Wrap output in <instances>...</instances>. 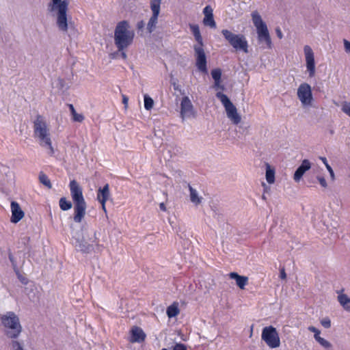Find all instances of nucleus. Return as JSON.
Wrapping results in <instances>:
<instances>
[{
  "label": "nucleus",
  "mask_w": 350,
  "mask_h": 350,
  "mask_svg": "<svg viewBox=\"0 0 350 350\" xmlns=\"http://www.w3.org/2000/svg\"><path fill=\"white\" fill-rule=\"evenodd\" d=\"M308 330L313 332L314 334L318 332H320V331L318 329H317L316 327H314L313 326L308 327Z\"/></svg>",
  "instance_id": "obj_46"
},
{
  "label": "nucleus",
  "mask_w": 350,
  "mask_h": 350,
  "mask_svg": "<svg viewBox=\"0 0 350 350\" xmlns=\"http://www.w3.org/2000/svg\"><path fill=\"white\" fill-rule=\"evenodd\" d=\"M189 28L196 42L198 44H202V38L200 34L199 26L195 24H190Z\"/></svg>",
  "instance_id": "obj_23"
},
{
  "label": "nucleus",
  "mask_w": 350,
  "mask_h": 350,
  "mask_svg": "<svg viewBox=\"0 0 350 350\" xmlns=\"http://www.w3.org/2000/svg\"><path fill=\"white\" fill-rule=\"evenodd\" d=\"M221 33L230 44H247L245 37L243 34H236L227 29H223Z\"/></svg>",
  "instance_id": "obj_14"
},
{
  "label": "nucleus",
  "mask_w": 350,
  "mask_h": 350,
  "mask_svg": "<svg viewBox=\"0 0 350 350\" xmlns=\"http://www.w3.org/2000/svg\"><path fill=\"white\" fill-rule=\"evenodd\" d=\"M202 45L197 46L195 47L196 62V65L198 69L203 72H207V62L206 57L204 53V49L202 47Z\"/></svg>",
  "instance_id": "obj_11"
},
{
  "label": "nucleus",
  "mask_w": 350,
  "mask_h": 350,
  "mask_svg": "<svg viewBox=\"0 0 350 350\" xmlns=\"http://www.w3.org/2000/svg\"><path fill=\"white\" fill-rule=\"evenodd\" d=\"M110 191L108 184L104 185L103 188H99L97 191L96 198L99 202H106L109 198Z\"/></svg>",
  "instance_id": "obj_19"
},
{
  "label": "nucleus",
  "mask_w": 350,
  "mask_h": 350,
  "mask_svg": "<svg viewBox=\"0 0 350 350\" xmlns=\"http://www.w3.org/2000/svg\"><path fill=\"white\" fill-rule=\"evenodd\" d=\"M159 208L162 211H166V206L163 202L159 204Z\"/></svg>",
  "instance_id": "obj_49"
},
{
  "label": "nucleus",
  "mask_w": 350,
  "mask_h": 350,
  "mask_svg": "<svg viewBox=\"0 0 350 350\" xmlns=\"http://www.w3.org/2000/svg\"><path fill=\"white\" fill-rule=\"evenodd\" d=\"M266 180L269 184H272L275 181V171L268 164L266 168Z\"/></svg>",
  "instance_id": "obj_27"
},
{
  "label": "nucleus",
  "mask_w": 350,
  "mask_h": 350,
  "mask_svg": "<svg viewBox=\"0 0 350 350\" xmlns=\"http://www.w3.org/2000/svg\"><path fill=\"white\" fill-rule=\"evenodd\" d=\"M161 350H167V349L163 348V349H162Z\"/></svg>",
  "instance_id": "obj_59"
},
{
  "label": "nucleus",
  "mask_w": 350,
  "mask_h": 350,
  "mask_svg": "<svg viewBox=\"0 0 350 350\" xmlns=\"http://www.w3.org/2000/svg\"><path fill=\"white\" fill-rule=\"evenodd\" d=\"M68 106H69V109L70 111H72L73 109H75V107L72 104H70Z\"/></svg>",
  "instance_id": "obj_55"
},
{
  "label": "nucleus",
  "mask_w": 350,
  "mask_h": 350,
  "mask_svg": "<svg viewBox=\"0 0 350 350\" xmlns=\"http://www.w3.org/2000/svg\"><path fill=\"white\" fill-rule=\"evenodd\" d=\"M100 204H101V205H102V208H103V210L105 212H106V211H106V207H105V203H106V202H100Z\"/></svg>",
  "instance_id": "obj_53"
},
{
  "label": "nucleus",
  "mask_w": 350,
  "mask_h": 350,
  "mask_svg": "<svg viewBox=\"0 0 350 350\" xmlns=\"http://www.w3.org/2000/svg\"><path fill=\"white\" fill-rule=\"evenodd\" d=\"M317 180H319L321 187H323L324 188H326L327 187L326 180L325 179L324 177L318 176Z\"/></svg>",
  "instance_id": "obj_38"
},
{
  "label": "nucleus",
  "mask_w": 350,
  "mask_h": 350,
  "mask_svg": "<svg viewBox=\"0 0 350 350\" xmlns=\"http://www.w3.org/2000/svg\"><path fill=\"white\" fill-rule=\"evenodd\" d=\"M326 168L329 173L331 179L332 180H335V174H334L333 169L332 168V167L330 165H328L327 167H326Z\"/></svg>",
  "instance_id": "obj_40"
},
{
  "label": "nucleus",
  "mask_w": 350,
  "mask_h": 350,
  "mask_svg": "<svg viewBox=\"0 0 350 350\" xmlns=\"http://www.w3.org/2000/svg\"><path fill=\"white\" fill-rule=\"evenodd\" d=\"M172 85L175 90L180 91L179 85L176 84V83H173Z\"/></svg>",
  "instance_id": "obj_50"
},
{
  "label": "nucleus",
  "mask_w": 350,
  "mask_h": 350,
  "mask_svg": "<svg viewBox=\"0 0 350 350\" xmlns=\"http://www.w3.org/2000/svg\"><path fill=\"white\" fill-rule=\"evenodd\" d=\"M72 118L75 122H81L84 120V116L82 114H79L76 112L72 116Z\"/></svg>",
  "instance_id": "obj_35"
},
{
  "label": "nucleus",
  "mask_w": 350,
  "mask_h": 350,
  "mask_svg": "<svg viewBox=\"0 0 350 350\" xmlns=\"http://www.w3.org/2000/svg\"><path fill=\"white\" fill-rule=\"evenodd\" d=\"M146 334L142 328L135 326L131 330V342H141L144 340Z\"/></svg>",
  "instance_id": "obj_18"
},
{
  "label": "nucleus",
  "mask_w": 350,
  "mask_h": 350,
  "mask_svg": "<svg viewBox=\"0 0 350 350\" xmlns=\"http://www.w3.org/2000/svg\"><path fill=\"white\" fill-rule=\"evenodd\" d=\"M59 83L62 85V83H63V80L62 79H59Z\"/></svg>",
  "instance_id": "obj_58"
},
{
  "label": "nucleus",
  "mask_w": 350,
  "mask_h": 350,
  "mask_svg": "<svg viewBox=\"0 0 350 350\" xmlns=\"http://www.w3.org/2000/svg\"><path fill=\"white\" fill-rule=\"evenodd\" d=\"M58 0H54V2L56 3Z\"/></svg>",
  "instance_id": "obj_60"
},
{
  "label": "nucleus",
  "mask_w": 350,
  "mask_h": 350,
  "mask_svg": "<svg viewBox=\"0 0 350 350\" xmlns=\"http://www.w3.org/2000/svg\"><path fill=\"white\" fill-rule=\"evenodd\" d=\"M194 113L193 106L188 96H184L180 103V117L183 120L190 118Z\"/></svg>",
  "instance_id": "obj_13"
},
{
  "label": "nucleus",
  "mask_w": 350,
  "mask_h": 350,
  "mask_svg": "<svg viewBox=\"0 0 350 350\" xmlns=\"http://www.w3.org/2000/svg\"><path fill=\"white\" fill-rule=\"evenodd\" d=\"M180 312L177 303H173L167 308L166 313L169 318L176 317Z\"/></svg>",
  "instance_id": "obj_25"
},
{
  "label": "nucleus",
  "mask_w": 350,
  "mask_h": 350,
  "mask_svg": "<svg viewBox=\"0 0 350 350\" xmlns=\"http://www.w3.org/2000/svg\"><path fill=\"white\" fill-rule=\"evenodd\" d=\"M11 212L12 216L10 221L12 223L16 224L21 220L24 217V212L21 208L18 202L12 201L11 202Z\"/></svg>",
  "instance_id": "obj_15"
},
{
  "label": "nucleus",
  "mask_w": 350,
  "mask_h": 350,
  "mask_svg": "<svg viewBox=\"0 0 350 350\" xmlns=\"http://www.w3.org/2000/svg\"><path fill=\"white\" fill-rule=\"evenodd\" d=\"M77 111H75V109H73L72 111H70V113H71V115L72 116L73 114H75Z\"/></svg>",
  "instance_id": "obj_56"
},
{
  "label": "nucleus",
  "mask_w": 350,
  "mask_h": 350,
  "mask_svg": "<svg viewBox=\"0 0 350 350\" xmlns=\"http://www.w3.org/2000/svg\"><path fill=\"white\" fill-rule=\"evenodd\" d=\"M314 338L317 341H318L319 340V338H321V337L320 336V332H318L317 334H314Z\"/></svg>",
  "instance_id": "obj_52"
},
{
  "label": "nucleus",
  "mask_w": 350,
  "mask_h": 350,
  "mask_svg": "<svg viewBox=\"0 0 350 350\" xmlns=\"http://www.w3.org/2000/svg\"><path fill=\"white\" fill-rule=\"evenodd\" d=\"M189 190L190 200L192 203L198 205L202 202V197L199 196L198 191L193 189L190 185H188Z\"/></svg>",
  "instance_id": "obj_22"
},
{
  "label": "nucleus",
  "mask_w": 350,
  "mask_h": 350,
  "mask_svg": "<svg viewBox=\"0 0 350 350\" xmlns=\"http://www.w3.org/2000/svg\"><path fill=\"white\" fill-rule=\"evenodd\" d=\"M33 135L39 141L41 146L48 149V154L53 156L55 153L50 137L49 129L44 118L37 115L33 121Z\"/></svg>",
  "instance_id": "obj_1"
},
{
  "label": "nucleus",
  "mask_w": 350,
  "mask_h": 350,
  "mask_svg": "<svg viewBox=\"0 0 350 350\" xmlns=\"http://www.w3.org/2000/svg\"><path fill=\"white\" fill-rule=\"evenodd\" d=\"M173 151L174 154H176V152L179 151V148L176 146H169V149L167 150V152L169 153H171V152Z\"/></svg>",
  "instance_id": "obj_41"
},
{
  "label": "nucleus",
  "mask_w": 350,
  "mask_h": 350,
  "mask_svg": "<svg viewBox=\"0 0 350 350\" xmlns=\"http://www.w3.org/2000/svg\"><path fill=\"white\" fill-rule=\"evenodd\" d=\"M172 350H187L185 345L183 343H176Z\"/></svg>",
  "instance_id": "obj_37"
},
{
  "label": "nucleus",
  "mask_w": 350,
  "mask_h": 350,
  "mask_svg": "<svg viewBox=\"0 0 350 350\" xmlns=\"http://www.w3.org/2000/svg\"><path fill=\"white\" fill-rule=\"evenodd\" d=\"M129 98L126 96L122 95V103L125 105V107H126L128 105Z\"/></svg>",
  "instance_id": "obj_47"
},
{
  "label": "nucleus",
  "mask_w": 350,
  "mask_h": 350,
  "mask_svg": "<svg viewBox=\"0 0 350 350\" xmlns=\"http://www.w3.org/2000/svg\"><path fill=\"white\" fill-rule=\"evenodd\" d=\"M145 25L146 23L143 21H141L137 23V27L139 30H141L145 27Z\"/></svg>",
  "instance_id": "obj_42"
},
{
  "label": "nucleus",
  "mask_w": 350,
  "mask_h": 350,
  "mask_svg": "<svg viewBox=\"0 0 350 350\" xmlns=\"http://www.w3.org/2000/svg\"><path fill=\"white\" fill-rule=\"evenodd\" d=\"M161 1L162 0H150V8L152 12V15L147 24V29L150 33L153 31L157 23Z\"/></svg>",
  "instance_id": "obj_10"
},
{
  "label": "nucleus",
  "mask_w": 350,
  "mask_h": 350,
  "mask_svg": "<svg viewBox=\"0 0 350 350\" xmlns=\"http://www.w3.org/2000/svg\"><path fill=\"white\" fill-rule=\"evenodd\" d=\"M221 81H215L214 86L216 88H220L221 90H224V86L220 85Z\"/></svg>",
  "instance_id": "obj_45"
},
{
  "label": "nucleus",
  "mask_w": 350,
  "mask_h": 350,
  "mask_svg": "<svg viewBox=\"0 0 350 350\" xmlns=\"http://www.w3.org/2000/svg\"><path fill=\"white\" fill-rule=\"evenodd\" d=\"M133 37L134 32L126 21L118 23L114 33L116 44H129L133 41Z\"/></svg>",
  "instance_id": "obj_5"
},
{
  "label": "nucleus",
  "mask_w": 350,
  "mask_h": 350,
  "mask_svg": "<svg viewBox=\"0 0 350 350\" xmlns=\"http://www.w3.org/2000/svg\"><path fill=\"white\" fill-rule=\"evenodd\" d=\"M345 51L346 53L350 54V45H345Z\"/></svg>",
  "instance_id": "obj_51"
},
{
  "label": "nucleus",
  "mask_w": 350,
  "mask_h": 350,
  "mask_svg": "<svg viewBox=\"0 0 350 350\" xmlns=\"http://www.w3.org/2000/svg\"><path fill=\"white\" fill-rule=\"evenodd\" d=\"M216 97L220 100L224 105L227 117L234 124H238L241 120V116L237 113V109L228 97L221 92H217Z\"/></svg>",
  "instance_id": "obj_6"
},
{
  "label": "nucleus",
  "mask_w": 350,
  "mask_h": 350,
  "mask_svg": "<svg viewBox=\"0 0 350 350\" xmlns=\"http://www.w3.org/2000/svg\"><path fill=\"white\" fill-rule=\"evenodd\" d=\"M280 278H281V279H282V280L286 279V273H285L284 268H282V269H280Z\"/></svg>",
  "instance_id": "obj_43"
},
{
  "label": "nucleus",
  "mask_w": 350,
  "mask_h": 350,
  "mask_svg": "<svg viewBox=\"0 0 350 350\" xmlns=\"http://www.w3.org/2000/svg\"><path fill=\"white\" fill-rule=\"evenodd\" d=\"M128 45H116L117 49L113 53L109 54L111 58L112 59H119L122 58L125 59L126 58V55L125 53V49Z\"/></svg>",
  "instance_id": "obj_21"
},
{
  "label": "nucleus",
  "mask_w": 350,
  "mask_h": 350,
  "mask_svg": "<svg viewBox=\"0 0 350 350\" xmlns=\"http://www.w3.org/2000/svg\"><path fill=\"white\" fill-rule=\"evenodd\" d=\"M1 321L6 329L5 335L12 339L18 337L22 332L19 318L14 312H7L1 317Z\"/></svg>",
  "instance_id": "obj_3"
},
{
  "label": "nucleus",
  "mask_w": 350,
  "mask_h": 350,
  "mask_svg": "<svg viewBox=\"0 0 350 350\" xmlns=\"http://www.w3.org/2000/svg\"><path fill=\"white\" fill-rule=\"evenodd\" d=\"M70 194L75 204L74 221L80 223L85 215L86 203L83 196L82 188L78 183L72 180L70 182Z\"/></svg>",
  "instance_id": "obj_2"
},
{
  "label": "nucleus",
  "mask_w": 350,
  "mask_h": 350,
  "mask_svg": "<svg viewBox=\"0 0 350 350\" xmlns=\"http://www.w3.org/2000/svg\"><path fill=\"white\" fill-rule=\"evenodd\" d=\"M342 111L350 117V103L345 101L342 105Z\"/></svg>",
  "instance_id": "obj_33"
},
{
  "label": "nucleus",
  "mask_w": 350,
  "mask_h": 350,
  "mask_svg": "<svg viewBox=\"0 0 350 350\" xmlns=\"http://www.w3.org/2000/svg\"><path fill=\"white\" fill-rule=\"evenodd\" d=\"M321 323L325 328H329L331 326V321L328 318L323 319Z\"/></svg>",
  "instance_id": "obj_39"
},
{
  "label": "nucleus",
  "mask_w": 350,
  "mask_h": 350,
  "mask_svg": "<svg viewBox=\"0 0 350 350\" xmlns=\"http://www.w3.org/2000/svg\"><path fill=\"white\" fill-rule=\"evenodd\" d=\"M38 178H39L40 182L42 185L46 186L47 188L51 189L52 187V185H51V183L49 178L44 173H43L42 172H40L39 174Z\"/></svg>",
  "instance_id": "obj_28"
},
{
  "label": "nucleus",
  "mask_w": 350,
  "mask_h": 350,
  "mask_svg": "<svg viewBox=\"0 0 350 350\" xmlns=\"http://www.w3.org/2000/svg\"><path fill=\"white\" fill-rule=\"evenodd\" d=\"M20 280L22 282L23 284H27V280L25 278H21V277H18Z\"/></svg>",
  "instance_id": "obj_54"
},
{
  "label": "nucleus",
  "mask_w": 350,
  "mask_h": 350,
  "mask_svg": "<svg viewBox=\"0 0 350 350\" xmlns=\"http://www.w3.org/2000/svg\"><path fill=\"white\" fill-rule=\"evenodd\" d=\"M252 23L256 27L257 38L259 42L271 44V39L267 24L262 19L258 11L251 14Z\"/></svg>",
  "instance_id": "obj_4"
},
{
  "label": "nucleus",
  "mask_w": 350,
  "mask_h": 350,
  "mask_svg": "<svg viewBox=\"0 0 350 350\" xmlns=\"http://www.w3.org/2000/svg\"><path fill=\"white\" fill-rule=\"evenodd\" d=\"M317 342L325 348H329L331 347V344L329 343V342H328L323 338H319V340Z\"/></svg>",
  "instance_id": "obj_36"
},
{
  "label": "nucleus",
  "mask_w": 350,
  "mask_h": 350,
  "mask_svg": "<svg viewBox=\"0 0 350 350\" xmlns=\"http://www.w3.org/2000/svg\"><path fill=\"white\" fill-rule=\"evenodd\" d=\"M297 96L302 105H310L312 100L310 85L306 83H301L297 89Z\"/></svg>",
  "instance_id": "obj_9"
},
{
  "label": "nucleus",
  "mask_w": 350,
  "mask_h": 350,
  "mask_svg": "<svg viewBox=\"0 0 350 350\" xmlns=\"http://www.w3.org/2000/svg\"><path fill=\"white\" fill-rule=\"evenodd\" d=\"M344 44H350V42L346 40H344Z\"/></svg>",
  "instance_id": "obj_57"
},
{
  "label": "nucleus",
  "mask_w": 350,
  "mask_h": 350,
  "mask_svg": "<svg viewBox=\"0 0 350 350\" xmlns=\"http://www.w3.org/2000/svg\"><path fill=\"white\" fill-rule=\"evenodd\" d=\"M59 207L62 211H68L72 208V203L67 200L66 198H61L59 200Z\"/></svg>",
  "instance_id": "obj_29"
},
{
  "label": "nucleus",
  "mask_w": 350,
  "mask_h": 350,
  "mask_svg": "<svg viewBox=\"0 0 350 350\" xmlns=\"http://www.w3.org/2000/svg\"><path fill=\"white\" fill-rule=\"evenodd\" d=\"M311 168V163L308 159L302 161L301 165L297 167L295 172L293 179L295 182L298 183L301 179L305 172Z\"/></svg>",
  "instance_id": "obj_17"
},
{
  "label": "nucleus",
  "mask_w": 350,
  "mask_h": 350,
  "mask_svg": "<svg viewBox=\"0 0 350 350\" xmlns=\"http://www.w3.org/2000/svg\"><path fill=\"white\" fill-rule=\"evenodd\" d=\"M204 17L203 18V24L205 26L213 29L216 28V23L213 18V10L210 5H206L203 10Z\"/></svg>",
  "instance_id": "obj_16"
},
{
  "label": "nucleus",
  "mask_w": 350,
  "mask_h": 350,
  "mask_svg": "<svg viewBox=\"0 0 350 350\" xmlns=\"http://www.w3.org/2000/svg\"><path fill=\"white\" fill-rule=\"evenodd\" d=\"M68 4L65 1L58 0L56 3L53 0L51 10L57 11V25L62 31H66L68 28L66 11Z\"/></svg>",
  "instance_id": "obj_7"
},
{
  "label": "nucleus",
  "mask_w": 350,
  "mask_h": 350,
  "mask_svg": "<svg viewBox=\"0 0 350 350\" xmlns=\"http://www.w3.org/2000/svg\"><path fill=\"white\" fill-rule=\"evenodd\" d=\"M304 53L307 70L309 72V76L312 77L315 74V62L314 53L310 46L306 45L304 48Z\"/></svg>",
  "instance_id": "obj_12"
},
{
  "label": "nucleus",
  "mask_w": 350,
  "mask_h": 350,
  "mask_svg": "<svg viewBox=\"0 0 350 350\" xmlns=\"http://www.w3.org/2000/svg\"><path fill=\"white\" fill-rule=\"evenodd\" d=\"M211 76L214 81H220L221 76V72L220 69H213L211 71Z\"/></svg>",
  "instance_id": "obj_32"
},
{
  "label": "nucleus",
  "mask_w": 350,
  "mask_h": 350,
  "mask_svg": "<svg viewBox=\"0 0 350 350\" xmlns=\"http://www.w3.org/2000/svg\"><path fill=\"white\" fill-rule=\"evenodd\" d=\"M261 338L270 348H277L280 345L279 334L276 329L271 325L262 329Z\"/></svg>",
  "instance_id": "obj_8"
},
{
  "label": "nucleus",
  "mask_w": 350,
  "mask_h": 350,
  "mask_svg": "<svg viewBox=\"0 0 350 350\" xmlns=\"http://www.w3.org/2000/svg\"><path fill=\"white\" fill-rule=\"evenodd\" d=\"M10 347L12 350H25L23 343L16 340H12Z\"/></svg>",
  "instance_id": "obj_31"
},
{
  "label": "nucleus",
  "mask_w": 350,
  "mask_h": 350,
  "mask_svg": "<svg viewBox=\"0 0 350 350\" xmlns=\"http://www.w3.org/2000/svg\"><path fill=\"white\" fill-rule=\"evenodd\" d=\"M319 159L322 161V162L324 163L325 167H327L328 165H329V164L328 163L327 160L325 157H321Z\"/></svg>",
  "instance_id": "obj_48"
},
{
  "label": "nucleus",
  "mask_w": 350,
  "mask_h": 350,
  "mask_svg": "<svg viewBox=\"0 0 350 350\" xmlns=\"http://www.w3.org/2000/svg\"><path fill=\"white\" fill-rule=\"evenodd\" d=\"M338 300L345 310L350 312V298L347 295H339Z\"/></svg>",
  "instance_id": "obj_24"
},
{
  "label": "nucleus",
  "mask_w": 350,
  "mask_h": 350,
  "mask_svg": "<svg viewBox=\"0 0 350 350\" xmlns=\"http://www.w3.org/2000/svg\"><path fill=\"white\" fill-rule=\"evenodd\" d=\"M229 277L231 279H234L236 281L237 285L241 288L244 289L245 286L247 284L248 278L246 276L239 275L236 272H231L229 273Z\"/></svg>",
  "instance_id": "obj_20"
},
{
  "label": "nucleus",
  "mask_w": 350,
  "mask_h": 350,
  "mask_svg": "<svg viewBox=\"0 0 350 350\" xmlns=\"http://www.w3.org/2000/svg\"><path fill=\"white\" fill-rule=\"evenodd\" d=\"M75 246L78 250L85 253H88L92 248V246L85 241H77Z\"/></svg>",
  "instance_id": "obj_26"
},
{
  "label": "nucleus",
  "mask_w": 350,
  "mask_h": 350,
  "mask_svg": "<svg viewBox=\"0 0 350 350\" xmlns=\"http://www.w3.org/2000/svg\"><path fill=\"white\" fill-rule=\"evenodd\" d=\"M235 51H242L243 53L248 52V45H232Z\"/></svg>",
  "instance_id": "obj_34"
},
{
  "label": "nucleus",
  "mask_w": 350,
  "mask_h": 350,
  "mask_svg": "<svg viewBox=\"0 0 350 350\" xmlns=\"http://www.w3.org/2000/svg\"><path fill=\"white\" fill-rule=\"evenodd\" d=\"M144 108L146 110H150L152 108L154 105V101L152 98H150L148 95H144Z\"/></svg>",
  "instance_id": "obj_30"
},
{
  "label": "nucleus",
  "mask_w": 350,
  "mask_h": 350,
  "mask_svg": "<svg viewBox=\"0 0 350 350\" xmlns=\"http://www.w3.org/2000/svg\"><path fill=\"white\" fill-rule=\"evenodd\" d=\"M275 33H276L277 36H278L280 39H281V38H282L283 35H282V33L281 29H280L279 27H277V28L275 29Z\"/></svg>",
  "instance_id": "obj_44"
}]
</instances>
